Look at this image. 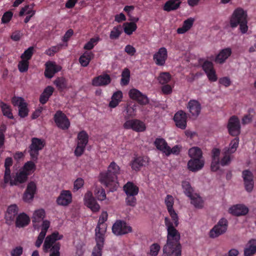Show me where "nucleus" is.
<instances>
[{"mask_svg":"<svg viewBox=\"0 0 256 256\" xmlns=\"http://www.w3.org/2000/svg\"><path fill=\"white\" fill-rule=\"evenodd\" d=\"M100 38L98 36L93 38L87 42L84 46V48L86 50H91L94 48L98 42L100 41Z\"/></svg>","mask_w":256,"mask_h":256,"instance_id":"obj_52","label":"nucleus"},{"mask_svg":"<svg viewBox=\"0 0 256 256\" xmlns=\"http://www.w3.org/2000/svg\"><path fill=\"white\" fill-rule=\"evenodd\" d=\"M111 78L109 74H105L94 77L92 80V85L94 86H106L110 83Z\"/></svg>","mask_w":256,"mask_h":256,"instance_id":"obj_24","label":"nucleus"},{"mask_svg":"<svg viewBox=\"0 0 256 256\" xmlns=\"http://www.w3.org/2000/svg\"><path fill=\"white\" fill-rule=\"evenodd\" d=\"M130 79V70L125 68L122 74V78L120 80V84L122 86H126L128 84Z\"/></svg>","mask_w":256,"mask_h":256,"instance_id":"obj_48","label":"nucleus"},{"mask_svg":"<svg viewBox=\"0 0 256 256\" xmlns=\"http://www.w3.org/2000/svg\"><path fill=\"white\" fill-rule=\"evenodd\" d=\"M120 168L114 162H112L106 172L100 174V180L102 184L110 188L112 192L116 190L118 186V175L120 174Z\"/></svg>","mask_w":256,"mask_h":256,"instance_id":"obj_2","label":"nucleus"},{"mask_svg":"<svg viewBox=\"0 0 256 256\" xmlns=\"http://www.w3.org/2000/svg\"><path fill=\"white\" fill-rule=\"evenodd\" d=\"M256 253V240L252 239L248 243L244 250V256H251Z\"/></svg>","mask_w":256,"mask_h":256,"instance_id":"obj_34","label":"nucleus"},{"mask_svg":"<svg viewBox=\"0 0 256 256\" xmlns=\"http://www.w3.org/2000/svg\"><path fill=\"white\" fill-rule=\"evenodd\" d=\"M227 127L229 134L232 136L238 137L240 133V122L236 116H233L230 118Z\"/></svg>","mask_w":256,"mask_h":256,"instance_id":"obj_11","label":"nucleus"},{"mask_svg":"<svg viewBox=\"0 0 256 256\" xmlns=\"http://www.w3.org/2000/svg\"><path fill=\"white\" fill-rule=\"evenodd\" d=\"M194 19L192 18H190L185 20L182 26L177 29V32L179 34H183L188 31L192 27Z\"/></svg>","mask_w":256,"mask_h":256,"instance_id":"obj_35","label":"nucleus"},{"mask_svg":"<svg viewBox=\"0 0 256 256\" xmlns=\"http://www.w3.org/2000/svg\"><path fill=\"white\" fill-rule=\"evenodd\" d=\"M95 194L100 200H103L106 198L105 190L102 188H98L95 190Z\"/></svg>","mask_w":256,"mask_h":256,"instance_id":"obj_58","label":"nucleus"},{"mask_svg":"<svg viewBox=\"0 0 256 256\" xmlns=\"http://www.w3.org/2000/svg\"><path fill=\"white\" fill-rule=\"evenodd\" d=\"M182 3L180 0H168L163 6L164 11L170 12L178 9Z\"/></svg>","mask_w":256,"mask_h":256,"instance_id":"obj_32","label":"nucleus"},{"mask_svg":"<svg viewBox=\"0 0 256 256\" xmlns=\"http://www.w3.org/2000/svg\"><path fill=\"white\" fill-rule=\"evenodd\" d=\"M124 190L126 195L136 196L139 192V188L133 182H128L124 186Z\"/></svg>","mask_w":256,"mask_h":256,"instance_id":"obj_30","label":"nucleus"},{"mask_svg":"<svg viewBox=\"0 0 256 256\" xmlns=\"http://www.w3.org/2000/svg\"><path fill=\"white\" fill-rule=\"evenodd\" d=\"M188 154L190 159L204 158L202 156V150L196 146L192 147L189 149Z\"/></svg>","mask_w":256,"mask_h":256,"instance_id":"obj_40","label":"nucleus"},{"mask_svg":"<svg viewBox=\"0 0 256 256\" xmlns=\"http://www.w3.org/2000/svg\"><path fill=\"white\" fill-rule=\"evenodd\" d=\"M126 202L128 206L132 207L134 206L136 204V196L126 195Z\"/></svg>","mask_w":256,"mask_h":256,"instance_id":"obj_61","label":"nucleus"},{"mask_svg":"<svg viewBox=\"0 0 256 256\" xmlns=\"http://www.w3.org/2000/svg\"><path fill=\"white\" fill-rule=\"evenodd\" d=\"M124 32L128 35H131L136 30L137 26L134 22H126L123 24Z\"/></svg>","mask_w":256,"mask_h":256,"instance_id":"obj_41","label":"nucleus"},{"mask_svg":"<svg viewBox=\"0 0 256 256\" xmlns=\"http://www.w3.org/2000/svg\"><path fill=\"white\" fill-rule=\"evenodd\" d=\"M56 204L61 206H66L72 202V194L70 190H62L56 200Z\"/></svg>","mask_w":256,"mask_h":256,"instance_id":"obj_16","label":"nucleus"},{"mask_svg":"<svg viewBox=\"0 0 256 256\" xmlns=\"http://www.w3.org/2000/svg\"><path fill=\"white\" fill-rule=\"evenodd\" d=\"M23 252V248L21 246H18L13 248L10 252L11 256H21Z\"/></svg>","mask_w":256,"mask_h":256,"instance_id":"obj_64","label":"nucleus"},{"mask_svg":"<svg viewBox=\"0 0 256 256\" xmlns=\"http://www.w3.org/2000/svg\"><path fill=\"white\" fill-rule=\"evenodd\" d=\"M190 203L196 208H202L204 206V201L202 198L197 193L189 197Z\"/></svg>","mask_w":256,"mask_h":256,"instance_id":"obj_36","label":"nucleus"},{"mask_svg":"<svg viewBox=\"0 0 256 256\" xmlns=\"http://www.w3.org/2000/svg\"><path fill=\"white\" fill-rule=\"evenodd\" d=\"M29 110L26 103L18 108V116L22 118L28 116Z\"/></svg>","mask_w":256,"mask_h":256,"instance_id":"obj_56","label":"nucleus"},{"mask_svg":"<svg viewBox=\"0 0 256 256\" xmlns=\"http://www.w3.org/2000/svg\"><path fill=\"white\" fill-rule=\"evenodd\" d=\"M12 102L14 106H17L18 108L22 106L26 103L24 102V99L20 97H14L12 98Z\"/></svg>","mask_w":256,"mask_h":256,"instance_id":"obj_60","label":"nucleus"},{"mask_svg":"<svg viewBox=\"0 0 256 256\" xmlns=\"http://www.w3.org/2000/svg\"><path fill=\"white\" fill-rule=\"evenodd\" d=\"M248 14L246 11L241 8H236L230 19V25L232 28L240 26L239 30L242 34H244L248 30Z\"/></svg>","mask_w":256,"mask_h":256,"instance_id":"obj_3","label":"nucleus"},{"mask_svg":"<svg viewBox=\"0 0 256 256\" xmlns=\"http://www.w3.org/2000/svg\"><path fill=\"white\" fill-rule=\"evenodd\" d=\"M63 236L60 234L58 232H54L48 236L45 239L43 245V250L45 252L50 251V256H60V244L58 240L62 239Z\"/></svg>","mask_w":256,"mask_h":256,"instance_id":"obj_4","label":"nucleus"},{"mask_svg":"<svg viewBox=\"0 0 256 256\" xmlns=\"http://www.w3.org/2000/svg\"><path fill=\"white\" fill-rule=\"evenodd\" d=\"M232 51L230 48H227L220 50L216 56L214 61L219 64H224L228 58L232 54Z\"/></svg>","mask_w":256,"mask_h":256,"instance_id":"obj_26","label":"nucleus"},{"mask_svg":"<svg viewBox=\"0 0 256 256\" xmlns=\"http://www.w3.org/2000/svg\"><path fill=\"white\" fill-rule=\"evenodd\" d=\"M29 65L28 61L21 59L18 64V70L22 73L26 72L28 70Z\"/></svg>","mask_w":256,"mask_h":256,"instance_id":"obj_51","label":"nucleus"},{"mask_svg":"<svg viewBox=\"0 0 256 256\" xmlns=\"http://www.w3.org/2000/svg\"><path fill=\"white\" fill-rule=\"evenodd\" d=\"M168 51L166 48L162 47L153 55V60L156 65L164 66L168 58Z\"/></svg>","mask_w":256,"mask_h":256,"instance_id":"obj_13","label":"nucleus"},{"mask_svg":"<svg viewBox=\"0 0 256 256\" xmlns=\"http://www.w3.org/2000/svg\"><path fill=\"white\" fill-rule=\"evenodd\" d=\"M54 88L52 86H46L43 92L40 95L39 101L42 104H46L48 100L52 96Z\"/></svg>","mask_w":256,"mask_h":256,"instance_id":"obj_31","label":"nucleus"},{"mask_svg":"<svg viewBox=\"0 0 256 256\" xmlns=\"http://www.w3.org/2000/svg\"><path fill=\"white\" fill-rule=\"evenodd\" d=\"M141 94L142 92L137 89L132 88L129 91L128 95L130 98L136 100Z\"/></svg>","mask_w":256,"mask_h":256,"instance_id":"obj_63","label":"nucleus"},{"mask_svg":"<svg viewBox=\"0 0 256 256\" xmlns=\"http://www.w3.org/2000/svg\"><path fill=\"white\" fill-rule=\"evenodd\" d=\"M54 120L56 126L62 130H66L70 126V123L68 118L61 110H58L56 112Z\"/></svg>","mask_w":256,"mask_h":256,"instance_id":"obj_9","label":"nucleus"},{"mask_svg":"<svg viewBox=\"0 0 256 256\" xmlns=\"http://www.w3.org/2000/svg\"><path fill=\"white\" fill-rule=\"evenodd\" d=\"M31 142L32 143L28 147V152L32 160L36 162L39 155V151L45 146V142L44 140L37 138H32Z\"/></svg>","mask_w":256,"mask_h":256,"instance_id":"obj_6","label":"nucleus"},{"mask_svg":"<svg viewBox=\"0 0 256 256\" xmlns=\"http://www.w3.org/2000/svg\"><path fill=\"white\" fill-rule=\"evenodd\" d=\"M182 186L184 190V194L188 198L194 194V190L191 186L190 182L188 181H183L182 184Z\"/></svg>","mask_w":256,"mask_h":256,"instance_id":"obj_42","label":"nucleus"},{"mask_svg":"<svg viewBox=\"0 0 256 256\" xmlns=\"http://www.w3.org/2000/svg\"><path fill=\"white\" fill-rule=\"evenodd\" d=\"M84 201L86 205L93 212H96L99 210L100 206L93 197L91 192H88L86 193L84 196Z\"/></svg>","mask_w":256,"mask_h":256,"instance_id":"obj_22","label":"nucleus"},{"mask_svg":"<svg viewBox=\"0 0 256 256\" xmlns=\"http://www.w3.org/2000/svg\"><path fill=\"white\" fill-rule=\"evenodd\" d=\"M33 6H34L32 4L26 5L22 8L19 13L20 16H22L24 14H26L32 16L36 13V11L33 10Z\"/></svg>","mask_w":256,"mask_h":256,"instance_id":"obj_47","label":"nucleus"},{"mask_svg":"<svg viewBox=\"0 0 256 256\" xmlns=\"http://www.w3.org/2000/svg\"><path fill=\"white\" fill-rule=\"evenodd\" d=\"M245 190L248 192H252L254 186V176L249 170H244L242 172Z\"/></svg>","mask_w":256,"mask_h":256,"instance_id":"obj_15","label":"nucleus"},{"mask_svg":"<svg viewBox=\"0 0 256 256\" xmlns=\"http://www.w3.org/2000/svg\"><path fill=\"white\" fill-rule=\"evenodd\" d=\"M122 33V28L120 25L114 26L110 34V38L112 40H117Z\"/></svg>","mask_w":256,"mask_h":256,"instance_id":"obj_45","label":"nucleus"},{"mask_svg":"<svg viewBox=\"0 0 256 256\" xmlns=\"http://www.w3.org/2000/svg\"><path fill=\"white\" fill-rule=\"evenodd\" d=\"M62 44H58L56 46H51L46 50L45 54L49 56H54L56 52H58L62 48Z\"/></svg>","mask_w":256,"mask_h":256,"instance_id":"obj_53","label":"nucleus"},{"mask_svg":"<svg viewBox=\"0 0 256 256\" xmlns=\"http://www.w3.org/2000/svg\"><path fill=\"white\" fill-rule=\"evenodd\" d=\"M36 190V186L35 182H29L23 194V200L26 202H31L34 199Z\"/></svg>","mask_w":256,"mask_h":256,"instance_id":"obj_19","label":"nucleus"},{"mask_svg":"<svg viewBox=\"0 0 256 256\" xmlns=\"http://www.w3.org/2000/svg\"><path fill=\"white\" fill-rule=\"evenodd\" d=\"M44 76L48 78H52L55 74L62 70V66L58 65L55 62H48L45 64Z\"/></svg>","mask_w":256,"mask_h":256,"instance_id":"obj_18","label":"nucleus"},{"mask_svg":"<svg viewBox=\"0 0 256 256\" xmlns=\"http://www.w3.org/2000/svg\"><path fill=\"white\" fill-rule=\"evenodd\" d=\"M228 221L224 218H220L218 223L210 230L209 236L210 238H216L224 234L228 228Z\"/></svg>","mask_w":256,"mask_h":256,"instance_id":"obj_7","label":"nucleus"},{"mask_svg":"<svg viewBox=\"0 0 256 256\" xmlns=\"http://www.w3.org/2000/svg\"><path fill=\"white\" fill-rule=\"evenodd\" d=\"M231 154L224 152V156L220 160V165L222 166H226L228 165L231 162Z\"/></svg>","mask_w":256,"mask_h":256,"instance_id":"obj_54","label":"nucleus"},{"mask_svg":"<svg viewBox=\"0 0 256 256\" xmlns=\"http://www.w3.org/2000/svg\"><path fill=\"white\" fill-rule=\"evenodd\" d=\"M88 135L85 130H82L78 134L77 146L74 150V154L76 156H81L86 148L88 142Z\"/></svg>","mask_w":256,"mask_h":256,"instance_id":"obj_8","label":"nucleus"},{"mask_svg":"<svg viewBox=\"0 0 256 256\" xmlns=\"http://www.w3.org/2000/svg\"><path fill=\"white\" fill-rule=\"evenodd\" d=\"M202 66L206 74L214 69L213 63L208 60L203 62Z\"/></svg>","mask_w":256,"mask_h":256,"instance_id":"obj_57","label":"nucleus"},{"mask_svg":"<svg viewBox=\"0 0 256 256\" xmlns=\"http://www.w3.org/2000/svg\"><path fill=\"white\" fill-rule=\"evenodd\" d=\"M171 75L169 72H162L160 74L158 80L160 84H164L168 83L171 80Z\"/></svg>","mask_w":256,"mask_h":256,"instance_id":"obj_49","label":"nucleus"},{"mask_svg":"<svg viewBox=\"0 0 256 256\" xmlns=\"http://www.w3.org/2000/svg\"><path fill=\"white\" fill-rule=\"evenodd\" d=\"M28 179V174L24 171L17 172L12 176L10 184V186H17L20 184L24 183Z\"/></svg>","mask_w":256,"mask_h":256,"instance_id":"obj_28","label":"nucleus"},{"mask_svg":"<svg viewBox=\"0 0 256 256\" xmlns=\"http://www.w3.org/2000/svg\"><path fill=\"white\" fill-rule=\"evenodd\" d=\"M156 148L164 154L166 153L167 148L168 147L167 142L163 138H156L154 142Z\"/></svg>","mask_w":256,"mask_h":256,"instance_id":"obj_37","label":"nucleus"},{"mask_svg":"<svg viewBox=\"0 0 256 256\" xmlns=\"http://www.w3.org/2000/svg\"><path fill=\"white\" fill-rule=\"evenodd\" d=\"M180 152V148L178 145L174 146L172 148L170 146L167 148L166 153L165 155L169 156L170 154L178 155Z\"/></svg>","mask_w":256,"mask_h":256,"instance_id":"obj_59","label":"nucleus"},{"mask_svg":"<svg viewBox=\"0 0 256 256\" xmlns=\"http://www.w3.org/2000/svg\"><path fill=\"white\" fill-rule=\"evenodd\" d=\"M148 158L146 156L136 157L130 162L131 168L135 171H139L141 168L148 164Z\"/></svg>","mask_w":256,"mask_h":256,"instance_id":"obj_20","label":"nucleus"},{"mask_svg":"<svg viewBox=\"0 0 256 256\" xmlns=\"http://www.w3.org/2000/svg\"><path fill=\"white\" fill-rule=\"evenodd\" d=\"M94 54L92 52H84L80 58L79 62L82 66H87L90 61L93 58Z\"/></svg>","mask_w":256,"mask_h":256,"instance_id":"obj_39","label":"nucleus"},{"mask_svg":"<svg viewBox=\"0 0 256 256\" xmlns=\"http://www.w3.org/2000/svg\"><path fill=\"white\" fill-rule=\"evenodd\" d=\"M59 90L62 91L66 88V80L63 77H58L54 82Z\"/></svg>","mask_w":256,"mask_h":256,"instance_id":"obj_46","label":"nucleus"},{"mask_svg":"<svg viewBox=\"0 0 256 256\" xmlns=\"http://www.w3.org/2000/svg\"><path fill=\"white\" fill-rule=\"evenodd\" d=\"M104 244H100V246H99L98 245V244L96 243V246L93 250L92 256H102V251L104 247Z\"/></svg>","mask_w":256,"mask_h":256,"instance_id":"obj_62","label":"nucleus"},{"mask_svg":"<svg viewBox=\"0 0 256 256\" xmlns=\"http://www.w3.org/2000/svg\"><path fill=\"white\" fill-rule=\"evenodd\" d=\"M186 107L192 116L195 118H197L200 113L201 104L196 100H190L188 102Z\"/></svg>","mask_w":256,"mask_h":256,"instance_id":"obj_23","label":"nucleus"},{"mask_svg":"<svg viewBox=\"0 0 256 256\" xmlns=\"http://www.w3.org/2000/svg\"><path fill=\"white\" fill-rule=\"evenodd\" d=\"M123 126L125 129H132L136 132H143L146 128L143 122L136 119L126 120Z\"/></svg>","mask_w":256,"mask_h":256,"instance_id":"obj_14","label":"nucleus"},{"mask_svg":"<svg viewBox=\"0 0 256 256\" xmlns=\"http://www.w3.org/2000/svg\"><path fill=\"white\" fill-rule=\"evenodd\" d=\"M18 208L16 204H14L10 206L7 209L6 214L5 218L6 222L10 224L12 222H14L18 215Z\"/></svg>","mask_w":256,"mask_h":256,"instance_id":"obj_25","label":"nucleus"},{"mask_svg":"<svg viewBox=\"0 0 256 256\" xmlns=\"http://www.w3.org/2000/svg\"><path fill=\"white\" fill-rule=\"evenodd\" d=\"M164 202L166 206L168 211L175 226H178L179 224L178 218L177 214L174 209V198L173 196L170 194H168L165 198Z\"/></svg>","mask_w":256,"mask_h":256,"instance_id":"obj_12","label":"nucleus"},{"mask_svg":"<svg viewBox=\"0 0 256 256\" xmlns=\"http://www.w3.org/2000/svg\"><path fill=\"white\" fill-rule=\"evenodd\" d=\"M108 219V214L106 212H103L100 216L98 225L95 229L96 241L100 246V244H104V234L106 232V226L104 222Z\"/></svg>","mask_w":256,"mask_h":256,"instance_id":"obj_5","label":"nucleus"},{"mask_svg":"<svg viewBox=\"0 0 256 256\" xmlns=\"http://www.w3.org/2000/svg\"><path fill=\"white\" fill-rule=\"evenodd\" d=\"M150 254L152 256H156L160 250V246L158 243L152 244L150 248Z\"/></svg>","mask_w":256,"mask_h":256,"instance_id":"obj_55","label":"nucleus"},{"mask_svg":"<svg viewBox=\"0 0 256 256\" xmlns=\"http://www.w3.org/2000/svg\"><path fill=\"white\" fill-rule=\"evenodd\" d=\"M174 120L178 128L182 130H184L186 128L187 116L183 110H178L174 114Z\"/></svg>","mask_w":256,"mask_h":256,"instance_id":"obj_17","label":"nucleus"},{"mask_svg":"<svg viewBox=\"0 0 256 256\" xmlns=\"http://www.w3.org/2000/svg\"><path fill=\"white\" fill-rule=\"evenodd\" d=\"M30 222L29 216L24 212L17 216L16 219V226L18 228H24Z\"/></svg>","mask_w":256,"mask_h":256,"instance_id":"obj_29","label":"nucleus"},{"mask_svg":"<svg viewBox=\"0 0 256 256\" xmlns=\"http://www.w3.org/2000/svg\"><path fill=\"white\" fill-rule=\"evenodd\" d=\"M0 108H1L2 114L4 116L11 120L14 118L12 113V110L10 105L3 102H0Z\"/></svg>","mask_w":256,"mask_h":256,"instance_id":"obj_38","label":"nucleus"},{"mask_svg":"<svg viewBox=\"0 0 256 256\" xmlns=\"http://www.w3.org/2000/svg\"><path fill=\"white\" fill-rule=\"evenodd\" d=\"M204 158L190 159L188 162V168L192 172H196L202 170L204 165Z\"/></svg>","mask_w":256,"mask_h":256,"instance_id":"obj_21","label":"nucleus"},{"mask_svg":"<svg viewBox=\"0 0 256 256\" xmlns=\"http://www.w3.org/2000/svg\"><path fill=\"white\" fill-rule=\"evenodd\" d=\"M248 212V208L244 204H236L229 209V212L236 216H244Z\"/></svg>","mask_w":256,"mask_h":256,"instance_id":"obj_27","label":"nucleus"},{"mask_svg":"<svg viewBox=\"0 0 256 256\" xmlns=\"http://www.w3.org/2000/svg\"><path fill=\"white\" fill-rule=\"evenodd\" d=\"M46 212L44 209L36 210L33 214L32 218V222L34 223L38 222L42 220L45 216Z\"/></svg>","mask_w":256,"mask_h":256,"instance_id":"obj_43","label":"nucleus"},{"mask_svg":"<svg viewBox=\"0 0 256 256\" xmlns=\"http://www.w3.org/2000/svg\"><path fill=\"white\" fill-rule=\"evenodd\" d=\"M238 144L239 138L236 137L230 142L229 147L227 149H226L224 152L232 154L236 150Z\"/></svg>","mask_w":256,"mask_h":256,"instance_id":"obj_44","label":"nucleus"},{"mask_svg":"<svg viewBox=\"0 0 256 256\" xmlns=\"http://www.w3.org/2000/svg\"><path fill=\"white\" fill-rule=\"evenodd\" d=\"M164 224L167 230L166 242L163 248V252L169 256H181L182 246L180 243V234L176 228L174 222L166 217Z\"/></svg>","mask_w":256,"mask_h":256,"instance_id":"obj_1","label":"nucleus"},{"mask_svg":"<svg viewBox=\"0 0 256 256\" xmlns=\"http://www.w3.org/2000/svg\"><path fill=\"white\" fill-rule=\"evenodd\" d=\"M112 232L117 236L125 234L132 232V228L126 222L121 220H116L112 227Z\"/></svg>","mask_w":256,"mask_h":256,"instance_id":"obj_10","label":"nucleus"},{"mask_svg":"<svg viewBox=\"0 0 256 256\" xmlns=\"http://www.w3.org/2000/svg\"><path fill=\"white\" fill-rule=\"evenodd\" d=\"M34 53V48L30 46L25 50L23 54L20 56V58L24 60L28 61L32 58Z\"/></svg>","mask_w":256,"mask_h":256,"instance_id":"obj_50","label":"nucleus"},{"mask_svg":"<svg viewBox=\"0 0 256 256\" xmlns=\"http://www.w3.org/2000/svg\"><path fill=\"white\" fill-rule=\"evenodd\" d=\"M123 98V94L122 91L117 90L114 92L112 96L108 106L110 108H114L117 106L121 102Z\"/></svg>","mask_w":256,"mask_h":256,"instance_id":"obj_33","label":"nucleus"}]
</instances>
